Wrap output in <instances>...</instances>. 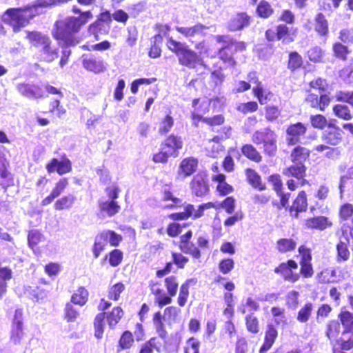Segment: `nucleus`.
<instances>
[{
    "instance_id": "nucleus-31",
    "label": "nucleus",
    "mask_w": 353,
    "mask_h": 353,
    "mask_svg": "<svg viewBox=\"0 0 353 353\" xmlns=\"http://www.w3.org/2000/svg\"><path fill=\"white\" fill-rule=\"evenodd\" d=\"M212 179L213 181L219 183L216 189L221 195H227L232 191V187L225 181V176L224 174H214L212 176Z\"/></svg>"
},
{
    "instance_id": "nucleus-24",
    "label": "nucleus",
    "mask_w": 353,
    "mask_h": 353,
    "mask_svg": "<svg viewBox=\"0 0 353 353\" xmlns=\"http://www.w3.org/2000/svg\"><path fill=\"white\" fill-rule=\"evenodd\" d=\"M310 155V150L309 149L298 145L292 150L290 158L292 163H304Z\"/></svg>"
},
{
    "instance_id": "nucleus-2",
    "label": "nucleus",
    "mask_w": 353,
    "mask_h": 353,
    "mask_svg": "<svg viewBox=\"0 0 353 353\" xmlns=\"http://www.w3.org/2000/svg\"><path fill=\"white\" fill-rule=\"evenodd\" d=\"M167 46L176 54L181 65L191 69L194 68L198 64H203L200 56L190 49L185 43L169 38L167 41Z\"/></svg>"
},
{
    "instance_id": "nucleus-54",
    "label": "nucleus",
    "mask_w": 353,
    "mask_h": 353,
    "mask_svg": "<svg viewBox=\"0 0 353 353\" xmlns=\"http://www.w3.org/2000/svg\"><path fill=\"white\" fill-rule=\"evenodd\" d=\"M256 12L260 17L268 18L272 13V9L268 2L262 1L258 6Z\"/></svg>"
},
{
    "instance_id": "nucleus-56",
    "label": "nucleus",
    "mask_w": 353,
    "mask_h": 353,
    "mask_svg": "<svg viewBox=\"0 0 353 353\" xmlns=\"http://www.w3.org/2000/svg\"><path fill=\"white\" fill-rule=\"evenodd\" d=\"M187 281L180 288L179 295L178 297V303L180 306L183 307L185 305L187 299L189 295V283Z\"/></svg>"
},
{
    "instance_id": "nucleus-61",
    "label": "nucleus",
    "mask_w": 353,
    "mask_h": 353,
    "mask_svg": "<svg viewBox=\"0 0 353 353\" xmlns=\"http://www.w3.org/2000/svg\"><path fill=\"white\" fill-rule=\"evenodd\" d=\"M310 121L312 125L316 128L323 129L327 125L326 118L321 114L312 116Z\"/></svg>"
},
{
    "instance_id": "nucleus-55",
    "label": "nucleus",
    "mask_w": 353,
    "mask_h": 353,
    "mask_svg": "<svg viewBox=\"0 0 353 353\" xmlns=\"http://www.w3.org/2000/svg\"><path fill=\"white\" fill-rule=\"evenodd\" d=\"M42 234L37 230H32L29 232L28 235V242L30 248H33L41 240Z\"/></svg>"
},
{
    "instance_id": "nucleus-33",
    "label": "nucleus",
    "mask_w": 353,
    "mask_h": 353,
    "mask_svg": "<svg viewBox=\"0 0 353 353\" xmlns=\"http://www.w3.org/2000/svg\"><path fill=\"white\" fill-rule=\"evenodd\" d=\"M88 299V292L83 288L80 287L71 296L72 303L79 305L80 306L84 305Z\"/></svg>"
},
{
    "instance_id": "nucleus-53",
    "label": "nucleus",
    "mask_w": 353,
    "mask_h": 353,
    "mask_svg": "<svg viewBox=\"0 0 353 353\" xmlns=\"http://www.w3.org/2000/svg\"><path fill=\"white\" fill-rule=\"evenodd\" d=\"M223 147L219 142H213L211 139L209 141V145L206 148V150L209 157L216 158L219 152L223 150Z\"/></svg>"
},
{
    "instance_id": "nucleus-64",
    "label": "nucleus",
    "mask_w": 353,
    "mask_h": 353,
    "mask_svg": "<svg viewBox=\"0 0 353 353\" xmlns=\"http://www.w3.org/2000/svg\"><path fill=\"white\" fill-rule=\"evenodd\" d=\"M174 121L173 119L169 116L167 115L163 121L160 123L159 126V132L160 133H167L168 132L172 127L173 126Z\"/></svg>"
},
{
    "instance_id": "nucleus-4",
    "label": "nucleus",
    "mask_w": 353,
    "mask_h": 353,
    "mask_svg": "<svg viewBox=\"0 0 353 353\" xmlns=\"http://www.w3.org/2000/svg\"><path fill=\"white\" fill-rule=\"evenodd\" d=\"M276 138L277 136L274 131L270 128H263L252 134V141L257 145L263 144L264 152L272 156L277 150Z\"/></svg>"
},
{
    "instance_id": "nucleus-19",
    "label": "nucleus",
    "mask_w": 353,
    "mask_h": 353,
    "mask_svg": "<svg viewBox=\"0 0 353 353\" xmlns=\"http://www.w3.org/2000/svg\"><path fill=\"white\" fill-rule=\"evenodd\" d=\"M68 185V180L65 178L60 179L52 189L50 195L46 196L41 201V205L43 206L50 204L55 198L58 197L66 188Z\"/></svg>"
},
{
    "instance_id": "nucleus-9",
    "label": "nucleus",
    "mask_w": 353,
    "mask_h": 353,
    "mask_svg": "<svg viewBox=\"0 0 353 353\" xmlns=\"http://www.w3.org/2000/svg\"><path fill=\"white\" fill-rule=\"evenodd\" d=\"M82 63L85 69L94 73L103 72L106 69L103 59L94 54L84 55Z\"/></svg>"
},
{
    "instance_id": "nucleus-44",
    "label": "nucleus",
    "mask_w": 353,
    "mask_h": 353,
    "mask_svg": "<svg viewBox=\"0 0 353 353\" xmlns=\"http://www.w3.org/2000/svg\"><path fill=\"white\" fill-rule=\"evenodd\" d=\"M296 245V242L292 239H281L277 241V249L284 253L294 250Z\"/></svg>"
},
{
    "instance_id": "nucleus-18",
    "label": "nucleus",
    "mask_w": 353,
    "mask_h": 353,
    "mask_svg": "<svg viewBox=\"0 0 353 353\" xmlns=\"http://www.w3.org/2000/svg\"><path fill=\"white\" fill-rule=\"evenodd\" d=\"M250 17L245 12L237 14L229 23L228 28L232 31L240 30L250 25Z\"/></svg>"
},
{
    "instance_id": "nucleus-46",
    "label": "nucleus",
    "mask_w": 353,
    "mask_h": 353,
    "mask_svg": "<svg viewBox=\"0 0 353 353\" xmlns=\"http://www.w3.org/2000/svg\"><path fill=\"white\" fill-rule=\"evenodd\" d=\"M213 131H216L219 134L214 136L212 141L213 142H220L222 140L227 139L231 136V128L228 126H224L220 128V129H212Z\"/></svg>"
},
{
    "instance_id": "nucleus-58",
    "label": "nucleus",
    "mask_w": 353,
    "mask_h": 353,
    "mask_svg": "<svg viewBox=\"0 0 353 353\" xmlns=\"http://www.w3.org/2000/svg\"><path fill=\"white\" fill-rule=\"evenodd\" d=\"M200 342L195 338H190L185 347V353H199Z\"/></svg>"
},
{
    "instance_id": "nucleus-6",
    "label": "nucleus",
    "mask_w": 353,
    "mask_h": 353,
    "mask_svg": "<svg viewBox=\"0 0 353 353\" xmlns=\"http://www.w3.org/2000/svg\"><path fill=\"white\" fill-rule=\"evenodd\" d=\"M176 30L190 42L194 43L204 38L208 27L201 23H197L192 27L176 26Z\"/></svg>"
},
{
    "instance_id": "nucleus-3",
    "label": "nucleus",
    "mask_w": 353,
    "mask_h": 353,
    "mask_svg": "<svg viewBox=\"0 0 353 353\" xmlns=\"http://www.w3.org/2000/svg\"><path fill=\"white\" fill-rule=\"evenodd\" d=\"M339 318L343 330L341 336L336 339V343L341 350H349L353 347V314L347 310H343L339 314Z\"/></svg>"
},
{
    "instance_id": "nucleus-23",
    "label": "nucleus",
    "mask_w": 353,
    "mask_h": 353,
    "mask_svg": "<svg viewBox=\"0 0 353 353\" xmlns=\"http://www.w3.org/2000/svg\"><path fill=\"white\" fill-rule=\"evenodd\" d=\"M283 174L287 176L301 179L305 176L306 167L304 163H293L292 165L284 170Z\"/></svg>"
},
{
    "instance_id": "nucleus-63",
    "label": "nucleus",
    "mask_w": 353,
    "mask_h": 353,
    "mask_svg": "<svg viewBox=\"0 0 353 353\" xmlns=\"http://www.w3.org/2000/svg\"><path fill=\"white\" fill-rule=\"evenodd\" d=\"M307 56L310 61L318 62L320 61L322 58L323 51L321 48L316 46L308 50Z\"/></svg>"
},
{
    "instance_id": "nucleus-21",
    "label": "nucleus",
    "mask_w": 353,
    "mask_h": 353,
    "mask_svg": "<svg viewBox=\"0 0 353 353\" xmlns=\"http://www.w3.org/2000/svg\"><path fill=\"white\" fill-rule=\"evenodd\" d=\"M307 228L323 230L331 227L332 223L328 218L323 216L308 219L305 223Z\"/></svg>"
},
{
    "instance_id": "nucleus-60",
    "label": "nucleus",
    "mask_w": 353,
    "mask_h": 353,
    "mask_svg": "<svg viewBox=\"0 0 353 353\" xmlns=\"http://www.w3.org/2000/svg\"><path fill=\"white\" fill-rule=\"evenodd\" d=\"M125 286L121 283L114 285L109 291V298L114 301H117L120 296V294L124 290Z\"/></svg>"
},
{
    "instance_id": "nucleus-12",
    "label": "nucleus",
    "mask_w": 353,
    "mask_h": 353,
    "mask_svg": "<svg viewBox=\"0 0 353 353\" xmlns=\"http://www.w3.org/2000/svg\"><path fill=\"white\" fill-rule=\"evenodd\" d=\"M192 236V232L191 230L182 235L180 238L179 248L183 252L190 254L195 259H199L201 257L200 250L190 241Z\"/></svg>"
},
{
    "instance_id": "nucleus-30",
    "label": "nucleus",
    "mask_w": 353,
    "mask_h": 353,
    "mask_svg": "<svg viewBox=\"0 0 353 353\" xmlns=\"http://www.w3.org/2000/svg\"><path fill=\"white\" fill-rule=\"evenodd\" d=\"M222 46L218 50L219 58L225 63L230 65L234 64L232 56L234 51L231 49L228 43H221Z\"/></svg>"
},
{
    "instance_id": "nucleus-38",
    "label": "nucleus",
    "mask_w": 353,
    "mask_h": 353,
    "mask_svg": "<svg viewBox=\"0 0 353 353\" xmlns=\"http://www.w3.org/2000/svg\"><path fill=\"white\" fill-rule=\"evenodd\" d=\"M50 43V41H48V43L45 45L41 50V55L48 62H52L58 57V49L52 47Z\"/></svg>"
},
{
    "instance_id": "nucleus-7",
    "label": "nucleus",
    "mask_w": 353,
    "mask_h": 353,
    "mask_svg": "<svg viewBox=\"0 0 353 353\" xmlns=\"http://www.w3.org/2000/svg\"><path fill=\"white\" fill-rule=\"evenodd\" d=\"M192 194L196 196H203L209 191L207 174L205 172H199L192 179L190 183Z\"/></svg>"
},
{
    "instance_id": "nucleus-37",
    "label": "nucleus",
    "mask_w": 353,
    "mask_h": 353,
    "mask_svg": "<svg viewBox=\"0 0 353 353\" xmlns=\"http://www.w3.org/2000/svg\"><path fill=\"white\" fill-rule=\"evenodd\" d=\"M241 152L248 159L259 163L261 161L262 157L257 150L251 144H245L241 148Z\"/></svg>"
},
{
    "instance_id": "nucleus-22",
    "label": "nucleus",
    "mask_w": 353,
    "mask_h": 353,
    "mask_svg": "<svg viewBox=\"0 0 353 353\" xmlns=\"http://www.w3.org/2000/svg\"><path fill=\"white\" fill-rule=\"evenodd\" d=\"M26 38L32 45L41 48L50 41L47 35L37 31L28 32Z\"/></svg>"
},
{
    "instance_id": "nucleus-40",
    "label": "nucleus",
    "mask_w": 353,
    "mask_h": 353,
    "mask_svg": "<svg viewBox=\"0 0 353 353\" xmlns=\"http://www.w3.org/2000/svg\"><path fill=\"white\" fill-rule=\"evenodd\" d=\"M105 318V313H99L98 314L94 321V336L98 339H100L103 337V334L104 332V319Z\"/></svg>"
},
{
    "instance_id": "nucleus-15",
    "label": "nucleus",
    "mask_w": 353,
    "mask_h": 353,
    "mask_svg": "<svg viewBox=\"0 0 353 353\" xmlns=\"http://www.w3.org/2000/svg\"><path fill=\"white\" fill-rule=\"evenodd\" d=\"M198 161L194 157H188L183 159L179 165L178 177L185 179L192 175L196 170Z\"/></svg>"
},
{
    "instance_id": "nucleus-25",
    "label": "nucleus",
    "mask_w": 353,
    "mask_h": 353,
    "mask_svg": "<svg viewBox=\"0 0 353 353\" xmlns=\"http://www.w3.org/2000/svg\"><path fill=\"white\" fill-rule=\"evenodd\" d=\"M99 207L101 212H105L108 216H112L117 214L121 208L116 201H99Z\"/></svg>"
},
{
    "instance_id": "nucleus-10",
    "label": "nucleus",
    "mask_w": 353,
    "mask_h": 353,
    "mask_svg": "<svg viewBox=\"0 0 353 353\" xmlns=\"http://www.w3.org/2000/svg\"><path fill=\"white\" fill-rule=\"evenodd\" d=\"M17 90L20 94L28 99H40L43 97L42 88L36 84L22 83L17 85Z\"/></svg>"
},
{
    "instance_id": "nucleus-32",
    "label": "nucleus",
    "mask_w": 353,
    "mask_h": 353,
    "mask_svg": "<svg viewBox=\"0 0 353 353\" xmlns=\"http://www.w3.org/2000/svg\"><path fill=\"white\" fill-rule=\"evenodd\" d=\"M341 326L339 321H331L326 326L325 335L330 341H336L339 339Z\"/></svg>"
},
{
    "instance_id": "nucleus-42",
    "label": "nucleus",
    "mask_w": 353,
    "mask_h": 353,
    "mask_svg": "<svg viewBox=\"0 0 353 353\" xmlns=\"http://www.w3.org/2000/svg\"><path fill=\"white\" fill-rule=\"evenodd\" d=\"M315 30L321 35H326L328 32V24L325 16L319 13L315 19Z\"/></svg>"
},
{
    "instance_id": "nucleus-48",
    "label": "nucleus",
    "mask_w": 353,
    "mask_h": 353,
    "mask_svg": "<svg viewBox=\"0 0 353 353\" xmlns=\"http://www.w3.org/2000/svg\"><path fill=\"white\" fill-rule=\"evenodd\" d=\"M102 233L105 236L107 243H110L112 246H117L122 240L121 236L114 231L105 230Z\"/></svg>"
},
{
    "instance_id": "nucleus-35",
    "label": "nucleus",
    "mask_w": 353,
    "mask_h": 353,
    "mask_svg": "<svg viewBox=\"0 0 353 353\" xmlns=\"http://www.w3.org/2000/svg\"><path fill=\"white\" fill-rule=\"evenodd\" d=\"M314 310V305L312 303H306L299 310L296 316V319L299 322L305 323L310 319L312 311Z\"/></svg>"
},
{
    "instance_id": "nucleus-50",
    "label": "nucleus",
    "mask_w": 353,
    "mask_h": 353,
    "mask_svg": "<svg viewBox=\"0 0 353 353\" xmlns=\"http://www.w3.org/2000/svg\"><path fill=\"white\" fill-rule=\"evenodd\" d=\"M299 293L297 291L292 290L286 295V305L292 309L295 310L299 305Z\"/></svg>"
},
{
    "instance_id": "nucleus-11",
    "label": "nucleus",
    "mask_w": 353,
    "mask_h": 353,
    "mask_svg": "<svg viewBox=\"0 0 353 353\" xmlns=\"http://www.w3.org/2000/svg\"><path fill=\"white\" fill-rule=\"evenodd\" d=\"M298 265L294 260H288L286 263H282L276 268L274 272L281 274L285 280L296 282L299 279V274H294L292 269H297Z\"/></svg>"
},
{
    "instance_id": "nucleus-52",
    "label": "nucleus",
    "mask_w": 353,
    "mask_h": 353,
    "mask_svg": "<svg viewBox=\"0 0 353 353\" xmlns=\"http://www.w3.org/2000/svg\"><path fill=\"white\" fill-rule=\"evenodd\" d=\"M134 343L132 334L129 331L123 333L119 340V345L122 349L130 348Z\"/></svg>"
},
{
    "instance_id": "nucleus-47",
    "label": "nucleus",
    "mask_w": 353,
    "mask_h": 353,
    "mask_svg": "<svg viewBox=\"0 0 353 353\" xmlns=\"http://www.w3.org/2000/svg\"><path fill=\"white\" fill-rule=\"evenodd\" d=\"M346 242L340 240V242L336 246L338 258L343 261H347L350 256V251L348 250L347 242L348 241L347 238L345 237Z\"/></svg>"
},
{
    "instance_id": "nucleus-1",
    "label": "nucleus",
    "mask_w": 353,
    "mask_h": 353,
    "mask_svg": "<svg viewBox=\"0 0 353 353\" xmlns=\"http://www.w3.org/2000/svg\"><path fill=\"white\" fill-rule=\"evenodd\" d=\"M72 12L79 14V17H67L57 21L52 32L53 37L65 46H75L78 43L74 34L78 32L92 18L90 11H81L76 6H73Z\"/></svg>"
},
{
    "instance_id": "nucleus-29",
    "label": "nucleus",
    "mask_w": 353,
    "mask_h": 353,
    "mask_svg": "<svg viewBox=\"0 0 353 353\" xmlns=\"http://www.w3.org/2000/svg\"><path fill=\"white\" fill-rule=\"evenodd\" d=\"M248 80L250 85L251 83L255 85L253 88V93L258 98L260 103L265 102V100L262 99V85L261 83L259 81L258 77L256 76V73L255 72H251L248 74Z\"/></svg>"
},
{
    "instance_id": "nucleus-45",
    "label": "nucleus",
    "mask_w": 353,
    "mask_h": 353,
    "mask_svg": "<svg viewBox=\"0 0 353 353\" xmlns=\"http://www.w3.org/2000/svg\"><path fill=\"white\" fill-rule=\"evenodd\" d=\"M194 211V205L188 204L185 206L184 212L171 214L169 217L172 220H183L192 216Z\"/></svg>"
},
{
    "instance_id": "nucleus-5",
    "label": "nucleus",
    "mask_w": 353,
    "mask_h": 353,
    "mask_svg": "<svg viewBox=\"0 0 353 353\" xmlns=\"http://www.w3.org/2000/svg\"><path fill=\"white\" fill-rule=\"evenodd\" d=\"M25 336L23 310H15L10 332V341L15 345L20 344Z\"/></svg>"
},
{
    "instance_id": "nucleus-49",
    "label": "nucleus",
    "mask_w": 353,
    "mask_h": 353,
    "mask_svg": "<svg viewBox=\"0 0 353 353\" xmlns=\"http://www.w3.org/2000/svg\"><path fill=\"white\" fill-rule=\"evenodd\" d=\"M165 285L170 296H175L179 285L176 277L174 276H170L165 278Z\"/></svg>"
},
{
    "instance_id": "nucleus-13",
    "label": "nucleus",
    "mask_w": 353,
    "mask_h": 353,
    "mask_svg": "<svg viewBox=\"0 0 353 353\" xmlns=\"http://www.w3.org/2000/svg\"><path fill=\"white\" fill-rule=\"evenodd\" d=\"M322 140L327 144L336 145L342 140V131L339 127L329 124L327 129L323 132Z\"/></svg>"
},
{
    "instance_id": "nucleus-39",
    "label": "nucleus",
    "mask_w": 353,
    "mask_h": 353,
    "mask_svg": "<svg viewBox=\"0 0 353 353\" xmlns=\"http://www.w3.org/2000/svg\"><path fill=\"white\" fill-rule=\"evenodd\" d=\"M123 316V311L119 307H114L111 312L107 314L106 319L108 325L110 328H114V326L119 322Z\"/></svg>"
},
{
    "instance_id": "nucleus-59",
    "label": "nucleus",
    "mask_w": 353,
    "mask_h": 353,
    "mask_svg": "<svg viewBox=\"0 0 353 353\" xmlns=\"http://www.w3.org/2000/svg\"><path fill=\"white\" fill-rule=\"evenodd\" d=\"M335 97L338 101L346 102L353 106V92L339 91Z\"/></svg>"
},
{
    "instance_id": "nucleus-41",
    "label": "nucleus",
    "mask_w": 353,
    "mask_h": 353,
    "mask_svg": "<svg viewBox=\"0 0 353 353\" xmlns=\"http://www.w3.org/2000/svg\"><path fill=\"white\" fill-rule=\"evenodd\" d=\"M334 115L343 120H350L352 117L349 108L345 105L337 104L333 107Z\"/></svg>"
},
{
    "instance_id": "nucleus-17",
    "label": "nucleus",
    "mask_w": 353,
    "mask_h": 353,
    "mask_svg": "<svg viewBox=\"0 0 353 353\" xmlns=\"http://www.w3.org/2000/svg\"><path fill=\"white\" fill-rule=\"evenodd\" d=\"M277 336L278 332L276 327L272 324H268L265 333L264 342L259 350V353H265L269 350L273 345Z\"/></svg>"
},
{
    "instance_id": "nucleus-14",
    "label": "nucleus",
    "mask_w": 353,
    "mask_h": 353,
    "mask_svg": "<svg viewBox=\"0 0 353 353\" xmlns=\"http://www.w3.org/2000/svg\"><path fill=\"white\" fill-rule=\"evenodd\" d=\"M161 146L167 152V154L176 157L179 154V150L183 147V141L181 137L170 135L165 140Z\"/></svg>"
},
{
    "instance_id": "nucleus-43",
    "label": "nucleus",
    "mask_w": 353,
    "mask_h": 353,
    "mask_svg": "<svg viewBox=\"0 0 353 353\" xmlns=\"http://www.w3.org/2000/svg\"><path fill=\"white\" fill-rule=\"evenodd\" d=\"M245 324L246 328L252 334H257L259 332V321L253 314H250L246 316Z\"/></svg>"
},
{
    "instance_id": "nucleus-26",
    "label": "nucleus",
    "mask_w": 353,
    "mask_h": 353,
    "mask_svg": "<svg viewBox=\"0 0 353 353\" xmlns=\"http://www.w3.org/2000/svg\"><path fill=\"white\" fill-rule=\"evenodd\" d=\"M245 174L248 181L253 188L259 190L265 189V185L262 183L260 175L255 170L248 168L245 171Z\"/></svg>"
},
{
    "instance_id": "nucleus-16",
    "label": "nucleus",
    "mask_w": 353,
    "mask_h": 353,
    "mask_svg": "<svg viewBox=\"0 0 353 353\" xmlns=\"http://www.w3.org/2000/svg\"><path fill=\"white\" fill-rule=\"evenodd\" d=\"M163 201H169L170 203L165 205L164 208L174 209L177 207H180L183 205V200L174 196L171 191L170 186L165 185L162 189V198Z\"/></svg>"
},
{
    "instance_id": "nucleus-62",
    "label": "nucleus",
    "mask_w": 353,
    "mask_h": 353,
    "mask_svg": "<svg viewBox=\"0 0 353 353\" xmlns=\"http://www.w3.org/2000/svg\"><path fill=\"white\" fill-rule=\"evenodd\" d=\"M234 266V262L232 259H225L221 261L219 268L223 274L229 273Z\"/></svg>"
},
{
    "instance_id": "nucleus-51",
    "label": "nucleus",
    "mask_w": 353,
    "mask_h": 353,
    "mask_svg": "<svg viewBox=\"0 0 353 353\" xmlns=\"http://www.w3.org/2000/svg\"><path fill=\"white\" fill-rule=\"evenodd\" d=\"M73 304L72 302L68 303L65 307V318L69 322L74 321L79 314V311L74 307Z\"/></svg>"
},
{
    "instance_id": "nucleus-34",
    "label": "nucleus",
    "mask_w": 353,
    "mask_h": 353,
    "mask_svg": "<svg viewBox=\"0 0 353 353\" xmlns=\"http://www.w3.org/2000/svg\"><path fill=\"white\" fill-rule=\"evenodd\" d=\"M102 232L97 234L94 239V243L92 247V252L94 258L97 259L101 253L105 250L108 245L105 237Z\"/></svg>"
},
{
    "instance_id": "nucleus-36",
    "label": "nucleus",
    "mask_w": 353,
    "mask_h": 353,
    "mask_svg": "<svg viewBox=\"0 0 353 353\" xmlns=\"http://www.w3.org/2000/svg\"><path fill=\"white\" fill-rule=\"evenodd\" d=\"M76 197L72 194L63 196L59 199L57 200L54 203V208L57 210H63L64 209H69L72 208Z\"/></svg>"
},
{
    "instance_id": "nucleus-27",
    "label": "nucleus",
    "mask_w": 353,
    "mask_h": 353,
    "mask_svg": "<svg viewBox=\"0 0 353 353\" xmlns=\"http://www.w3.org/2000/svg\"><path fill=\"white\" fill-rule=\"evenodd\" d=\"M110 29L109 24L96 21L89 26V32L94 35L96 40H99L100 34H107Z\"/></svg>"
},
{
    "instance_id": "nucleus-8",
    "label": "nucleus",
    "mask_w": 353,
    "mask_h": 353,
    "mask_svg": "<svg viewBox=\"0 0 353 353\" xmlns=\"http://www.w3.org/2000/svg\"><path fill=\"white\" fill-rule=\"evenodd\" d=\"M307 131V128L302 123H296L289 125L286 130L287 143L288 145H294L301 143V137Z\"/></svg>"
},
{
    "instance_id": "nucleus-28",
    "label": "nucleus",
    "mask_w": 353,
    "mask_h": 353,
    "mask_svg": "<svg viewBox=\"0 0 353 353\" xmlns=\"http://www.w3.org/2000/svg\"><path fill=\"white\" fill-rule=\"evenodd\" d=\"M215 39L219 43H228L234 52L243 51L245 49V44L243 42L234 41L229 36L217 35L215 37Z\"/></svg>"
},
{
    "instance_id": "nucleus-57",
    "label": "nucleus",
    "mask_w": 353,
    "mask_h": 353,
    "mask_svg": "<svg viewBox=\"0 0 353 353\" xmlns=\"http://www.w3.org/2000/svg\"><path fill=\"white\" fill-rule=\"evenodd\" d=\"M109 263L112 267L119 265L123 259V253L121 250L115 249L110 252Z\"/></svg>"
},
{
    "instance_id": "nucleus-20",
    "label": "nucleus",
    "mask_w": 353,
    "mask_h": 353,
    "mask_svg": "<svg viewBox=\"0 0 353 353\" xmlns=\"http://www.w3.org/2000/svg\"><path fill=\"white\" fill-rule=\"evenodd\" d=\"M307 203L306 194L304 191H301L299 192L298 196L294 200L290 211L292 216L297 217L299 212L305 211L307 210Z\"/></svg>"
}]
</instances>
